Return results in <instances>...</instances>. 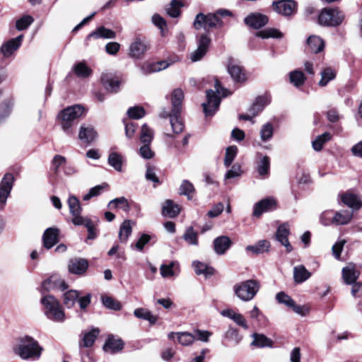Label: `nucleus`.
<instances>
[{
    "label": "nucleus",
    "mask_w": 362,
    "mask_h": 362,
    "mask_svg": "<svg viewBox=\"0 0 362 362\" xmlns=\"http://www.w3.org/2000/svg\"><path fill=\"white\" fill-rule=\"evenodd\" d=\"M99 329L93 328L90 332H84L81 341L79 344L80 347L88 348L93 345L98 334Z\"/></svg>",
    "instance_id": "473e14b6"
},
{
    "label": "nucleus",
    "mask_w": 362,
    "mask_h": 362,
    "mask_svg": "<svg viewBox=\"0 0 362 362\" xmlns=\"http://www.w3.org/2000/svg\"><path fill=\"white\" fill-rule=\"evenodd\" d=\"M178 341L182 346L192 344L195 339V336L189 332H177Z\"/></svg>",
    "instance_id": "e2e57ef3"
},
{
    "label": "nucleus",
    "mask_w": 362,
    "mask_h": 362,
    "mask_svg": "<svg viewBox=\"0 0 362 362\" xmlns=\"http://www.w3.org/2000/svg\"><path fill=\"white\" fill-rule=\"evenodd\" d=\"M160 275L163 278H168L177 274L179 271V264L177 262H171L169 264H162L160 267Z\"/></svg>",
    "instance_id": "58836bf2"
},
{
    "label": "nucleus",
    "mask_w": 362,
    "mask_h": 362,
    "mask_svg": "<svg viewBox=\"0 0 362 362\" xmlns=\"http://www.w3.org/2000/svg\"><path fill=\"white\" fill-rule=\"evenodd\" d=\"M169 64L165 61L153 63L144 64L141 66V70L144 74H148L153 72L162 71L168 67Z\"/></svg>",
    "instance_id": "7c9ffc66"
},
{
    "label": "nucleus",
    "mask_w": 362,
    "mask_h": 362,
    "mask_svg": "<svg viewBox=\"0 0 362 362\" xmlns=\"http://www.w3.org/2000/svg\"><path fill=\"white\" fill-rule=\"evenodd\" d=\"M289 81L295 87L298 88L305 83L306 76L302 71L296 69L289 73Z\"/></svg>",
    "instance_id": "37998d69"
},
{
    "label": "nucleus",
    "mask_w": 362,
    "mask_h": 362,
    "mask_svg": "<svg viewBox=\"0 0 362 362\" xmlns=\"http://www.w3.org/2000/svg\"><path fill=\"white\" fill-rule=\"evenodd\" d=\"M260 288V284L255 279H248L235 284L233 290L235 296L243 302L252 300Z\"/></svg>",
    "instance_id": "20e7f679"
},
{
    "label": "nucleus",
    "mask_w": 362,
    "mask_h": 362,
    "mask_svg": "<svg viewBox=\"0 0 362 362\" xmlns=\"http://www.w3.org/2000/svg\"><path fill=\"white\" fill-rule=\"evenodd\" d=\"M232 245L230 239L226 235L217 237L214 240V249L217 255H222L230 248Z\"/></svg>",
    "instance_id": "393cba45"
},
{
    "label": "nucleus",
    "mask_w": 362,
    "mask_h": 362,
    "mask_svg": "<svg viewBox=\"0 0 362 362\" xmlns=\"http://www.w3.org/2000/svg\"><path fill=\"white\" fill-rule=\"evenodd\" d=\"M182 238L191 245H198V234L194 231L192 226L187 228L185 232L182 235Z\"/></svg>",
    "instance_id": "6e6d98bb"
},
{
    "label": "nucleus",
    "mask_w": 362,
    "mask_h": 362,
    "mask_svg": "<svg viewBox=\"0 0 362 362\" xmlns=\"http://www.w3.org/2000/svg\"><path fill=\"white\" fill-rule=\"evenodd\" d=\"M228 72L235 82L243 83L247 79L243 67L232 59L228 64Z\"/></svg>",
    "instance_id": "a211bd4d"
},
{
    "label": "nucleus",
    "mask_w": 362,
    "mask_h": 362,
    "mask_svg": "<svg viewBox=\"0 0 362 362\" xmlns=\"http://www.w3.org/2000/svg\"><path fill=\"white\" fill-rule=\"evenodd\" d=\"M59 230L57 228H47L42 235L43 245L47 249L52 248L59 240Z\"/></svg>",
    "instance_id": "dca6fc26"
},
{
    "label": "nucleus",
    "mask_w": 362,
    "mask_h": 362,
    "mask_svg": "<svg viewBox=\"0 0 362 362\" xmlns=\"http://www.w3.org/2000/svg\"><path fill=\"white\" fill-rule=\"evenodd\" d=\"M193 267L195 273L197 275L204 274L206 276H208L214 274V269L212 267H208L206 264L202 262L198 261L194 262Z\"/></svg>",
    "instance_id": "4d7b16f0"
},
{
    "label": "nucleus",
    "mask_w": 362,
    "mask_h": 362,
    "mask_svg": "<svg viewBox=\"0 0 362 362\" xmlns=\"http://www.w3.org/2000/svg\"><path fill=\"white\" fill-rule=\"evenodd\" d=\"M152 23L160 29V34L163 37L165 36L167 30V23L165 20L159 14L155 13L151 18Z\"/></svg>",
    "instance_id": "13d9d810"
},
{
    "label": "nucleus",
    "mask_w": 362,
    "mask_h": 362,
    "mask_svg": "<svg viewBox=\"0 0 362 362\" xmlns=\"http://www.w3.org/2000/svg\"><path fill=\"white\" fill-rule=\"evenodd\" d=\"M83 112L84 108L80 105H72L62 110L58 118L63 131L67 134H71L75 120L81 117Z\"/></svg>",
    "instance_id": "39448f33"
},
{
    "label": "nucleus",
    "mask_w": 362,
    "mask_h": 362,
    "mask_svg": "<svg viewBox=\"0 0 362 362\" xmlns=\"http://www.w3.org/2000/svg\"><path fill=\"white\" fill-rule=\"evenodd\" d=\"M42 288L45 291H49L54 288H59L64 291L68 288V285L59 276L54 275L42 282Z\"/></svg>",
    "instance_id": "aec40b11"
},
{
    "label": "nucleus",
    "mask_w": 362,
    "mask_h": 362,
    "mask_svg": "<svg viewBox=\"0 0 362 362\" xmlns=\"http://www.w3.org/2000/svg\"><path fill=\"white\" fill-rule=\"evenodd\" d=\"M331 139V135L328 132L323 133L318 136L312 143L313 148L317 151H320L325 142Z\"/></svg>",
    "instance_id": "bf43d9fd"
},
{
    "label": "nucleus",
    "mask_w": 362,
    "mask_h": 362,
    "mask_svg": "<svg viewBox=\"0 0 362 362\" xmlns=\"http://www.w3.org/2000/svg\"><path fill=\"white\" fill-rule=\"evenodd\" d=\"M134 223L130 220H125L120 226L119 238L121 243H126L132 232Z\"/></svg>",
    "instance_id": "a19ab883"
},
{
    "label": "nucleus",
    "mask_w": 362,
    "mask_h": 362,
    "mask_svg": "<svg viewBox=\"0 0 362 362\" xmlns=\"http://www.w3.org/2000/svg\"><path fill=\"white\" fill-rule=\"evenodd\" d=\"M274 134V126L270 122L264 124L259 129L260 139L263 142L269 141Z\"/></svg>",
    "instance_id": "de8ad7c7"
},
{
    "label": "nucleus",
    "mask_w": 362,
    "mask_h": 362,
    "mask_svg": "<svg viewBox=\"0 0 362 362\" xmlns=\"http://www.w3.org/2000/svg\"><path fill=\"white\" fill-rule=\"evenodd\" d=\"M253 341L251 342V345L257 348L264 347H272L273 341L272 339L267 337L262 334L254 333L252 335Z\"/></svg>",
    "instance_id": "4c0bfd02"
},
{
    "label": "nucleus",
    "mask_w": 362,
    "mask_h": 362,
    "mask_svg": "<svg viewBox=\"0 0 362 362\" xmlns=\"http://www.w3.org/2000/svg\"><path fill=\"white\" fill-rule=\"evenodd\" d=\"M216 91L209 90L206 91V103L202 104L204 112L206 117L212 116L218 109L221 99L216 93L221 94L223 97L228 95L230 93L221 86V83L216 80L215 82Z\"/></svg>",
    "instance_id": "423d86ee"
},
{
    "label": "nucleus",
    "mask_w": 362,
    "mask_h": 362,
    "mask_svg": "<svg viewBox=\"0 0 362 362\" xmlns=\"http://www.w3.org/2000/svg\"><path fill=\"white\" fill-rule=\"evenodd\" d=\"M184 92L181 88L175 89L170 95L172 109L170 115V122L174 134H180L184 129V124L180 118Z\"/></svg>",
    "instance_id": "f03ea898"
},
{
    "label": "nucleus",
    "mask_w": 362,
    "mask_h": 362,
    "mask_svg": "<svg viewBox=\"0 0 362 362\" xmlns=\"http://www.w3.org/2000/svg\"><path fill=\"white\" fill-rule=\"evenodd\" d=\"M341 201L344 204L353 209H358L361 207V202L358 197L351 192H345L340 194Z\"/></svg>",
    "instance_id": "bb28decb"
},
{
    "label": "nucleus",
    "mask_w": 362,
    "mask_h": 362,
    "mask_svg": "<svg viewBox=\"0 0 362 362\" xmlns=\"http://www.w3.org/2000/svg\"><path fill=\"white\" fill-rule=\"evenodd\" d=\"M102 303L106 308L111 310H119L122 308V305L119 301L109 296H103Z\"/></svg>",
    "instance_id": "69168bd1"
},
{
    "label": "nucleus",
    "mask_w": 362,
    "mask_h": 362,
    "mask_svg": "<svg viewBox=\"0 0 362 362\" xmlns=\"http://www.w3.org/2000/svg\"><path fill=\"white\" fill-rule=\"evenodd\" d=\"M97 137V132L92 126L82 125L80 128L78 138L83 142L90 144Z\"/></svg>",
    "instance_id": "c85d7f7f"
},
{
    "label": "nucleus",
    "mask_w": 362,
    "mask_h": 362,
    "mask_svg": "<svg viewBox=\"0 0 362 362\" xmlns=\"http://www.w3.org/2000/svg\"><path fill=\"white\" fill-rule=\"evenodd\" d=\"M101 82L107 91L117 93L119 90L122 81L118 77L113 76L110 74L103 73L101 76Z\"/></svg>",
    "instance_id": "2eb2a0df"
},
{
    "label": "nucleus",
    "mask_w": 362,
    "mask_h": 362,
    "mask_svg": "<svg viewBox=\"0 0 362 362\" xmlns=\"http://www.w3.org/2000/svg\"><path fill=\"white\" fill-rule=\"evenodd\" d=\"M310 51L313 53L321 52L325 47L324 41L318 36H310L307 40Z\"/></svg>",
    "instance_id": "79ce46f5"
},
{
    "label": "nucleus",
    "mask_w": 362,
    "mask_h": 362,
    "mask_svg": "<svg viewBox=\"0 0 362 362\" xmlns=\"http://www.w3.org/2000/svg\"><path fill=\"white\" fill-rule=\"evenodd\" d=\"M256 35L261 38H276L281 39L284 37V34L276 28H267L257 33Z\"/></svg>",
    "instance_id": "09e8293b"
},
{
    "label": "nucleus",
    "mask_w": 362,
    "mask_h": 362,
    "mask_svg": "<svg viewBox=\"0 0 362 362\" xmlns=\"http://www.w3.org/2000/svg\"><path fill=\"white\" fill-rule=\"evenodd\" d=\"M288 235L289 227L288 224L284 223L279 226L276 233V237L277 240L286 247L287 252H290L293 250V247L288 239Z\"/></svg>",
    "instance_id": "5701e85b"
},
{
    "label": "nucleus",
    "mask_w": 362,
    "mask_h": 362,
    "mask_svg": "<svg viewBox=\"0 0 362 362\" xmlns=\"http://www.w3.org/2000/svg\"><path fill=\"white\" fill-rule=\"evenodd\" d=\"M195 189L192 183L188 180H183L179 188V193L185 195L188 199H192Z\"/></svg>",
    "instance_id": "864d4df0"
},
{
    "label": "nucleus",
    "mask_w": 362,
    "mask_h": 362,
    "mask_svg": "<svg viewBox=\"0 0 362 362\" xmlns=\"http://www.w3.org/2000/svg\"><path fill=\"white\" fill-rule=\"evenodd\" d=\"M148 49V46L146 42L136 37L129 46V56L134 59H141L144 56Z\"/></svg>",
    "instance_id": "ddd939ff"
},
{
    "label": "nucleus",
    "mask_w": 362,
    "mask_h": 362,
    "mask_svg": "<svg viewBox=\"0 0 362 362\" xmlns=\"http://www.w3.org/2000/svg\"><path fill=\"white\" fill-rule=\"evenodd\" d=\"M221 315L233 320L238 325L242 327L245 329L249 328L245 318L240 313H235L231 309H226L221 311Z\"/></svg>",
    "instance_id": "c756f323"
},
{
    "label": "nucleus",
    "mask_w": 362,
    "mask_h": 362,
    "mask_svg": "<svg viewBox=\"0 0 362 362\" xmlns=\"http://www.w3.org/2000/svg\"><path fill=\"white\" fill-rule=\"evenodd\" d=\"M14 177L11 173H6L0 182V206L3 208L6 203L13 188Z\"/></svg>",
    "instance_id": "9b49d317"
},
{
    "label": "nucleus",
    "mask_w": 362,
    "mask_h": 362,
    "mask_svg": "<svg viewBox=\"0 0 362 362\" xmlns=\"http://www.w3.org/2000/svg\"><path fill=\"white\" fill-rule=\"evenodd\" d=\"M23 35H19L4 43L0 49V52L4 57H10L21 45Z\"/></svg>",
    "instance_id": "4be33fe9"
},
{
    "label": "nucleus",
    "mask_w": 362,
    "mask_h": 362,
    "mask_svg": "<svg viewBox=\"0 0 362 362\" xmlns=\"http://www.w3.org/2000/svg\"><path fill=\"white\" fill-rule=\"evenodd\" d=\"M321 78L318 82L320 87L326 86L329 82L334 80L337 76V71L332 67H326L322 69L320 72Z\"/></svg>",
    "instance_id": "c9c22d12"
},
{
    "label": "nucleus",
    "mask_w": 362,
    "mask_h": 362,
    "mask_svg": "<svg viewBox=\"0 0 362 362\" xmlns=\"http://www.w3.org/2000/svg\"><path fill=\"white\" fill-rule=\"evenodd\" d=\"M70 214L72 216L71 222L75 226H82L86 218L81 216L82 208L80 202L76 196H70L67 200Z\"/></svg>",
    "instance_id": "1a4fd4ad"
},
{
    "label": "nucleus",
    "mask_w": 362,
    "mask_h": 362,
    "mask_svg": "<svg viewBox=\"0 0 362 362\" xmlns=\"http://www.w3.org/2000/svg\"><path fill=\"white\" fill-rule=\"evenodd\" d=\"M269 103V99L266 96H259L256 98L252 105L249 109V112L252 114V116L257 115L264 107Z\"/></svg>",
    "instance_id": "ea45409f"
},
{
    "label": "nucleus",
    "mask_w": 362,
    "mask_h": 362,
    "mask_svg": "<svg viewBox=\"0 0 362 362\" xmlns=\"http://www.w3.org/2000/svg\"><path fill=\"white\" fill-rule=\"evenodd\" d=\"M244 22L250 28L259 29L268 23V18L259 13H252L245 18Z\"/></svg>",
    "instance_id": "4468645a"
},
{
    "label": "nucleus",
    "mask_w": 362,
    "mask_h": 362,
    "mask_svg": "<svg viewBox=\"0 0 362 362\" xmlns=\"http://www.w3.org/2000/svg\"><path fill=\"white\" fill-rule=\"evenodd\" d=\"M344 19V14L338 8H324L318 16V22L320 25L329 27L341 25Z\"/></svg>",
    "instance_id": "6e6552de"
},
{
    "label": "nucleus",
    "mask_w": 362,
    "mask_h": 362,
    "mask_svg": "<svg viewBox=\"0 0 362 362\" xmlns=\"http://www.w3.org/2000/svg\"><path fill=\"white\" fill-rule=\"evenodd\" d=\"M79 297V293L76 290H69L64 294L63 303L68 308H71L75 304Z\"/></svg>",
    "instance_id": "603ef678"
},
{
    "label": "nucleus",
    "mask_w": 362,
    "mask_h": 362,
    "mask_svg": "<svg viewBox=\"0 0 362 362\" xmlns=\"http://www.w3.org/2000/svg\"><path fill=\"white\" fill-rule=\"evenodd\" d=\"M45 315L51 320L62 322L65 319V315L59 306L58 300L52 296H45L42 298Z\"/></svg>",
    "instance_id": "0eeeda50"
},
{
    "label": "nucleus",
    "mask_w": 362,
    "mask_h": 362,
    "mask_svg": "<svg viewBox=\"0 0 362 362\" xmlns=\"http://www.w3.org/2000/svg\"><path fill=\"white\" fill-rule=\"evenodd\" d=\"M276 299L278 303L284 304L286 306L291 308L294 305V300L284 292H279L276 295Z\"/></svg>",
    "instance_id": "774afa93"
},
{
    "label": "nucleus",
    "mask_w": 362,
    "mask_h": 362,
    "mask_svg": "<svg viewBox=\"0 0 362 362\" xmlns=\"http://www.w3.org/2000/svg\"><path fill=\"white\" fill-rule=\"evenodd\" d=\"M238 153V148L236 146H230L226 148V156L224 158V165L228 167L234 160Z\"/></svg>",
    "instance_id": "052dcab7"
},
{
    "label": "nucleus",
    "mask_w": 362,
    "mask_h": 362,
    "mask_svg": "<svg viewBox=\"0 0 362 362\" xmlns=\"http://www.w3.org/2000/svg\"><path fill=\"white\" fill-rule=\"evenodd\" d=\"M211 38L207 34H202L197 39V49L190 54V59L195 62L202 59L208 51Z\"/></svg>",
    "instance_id": "9d476101"
},
{
    "label": "nucleus",
    "mask_w": 362,
    "mask_h": 362,
    "mask_svg": "<svg viewBox=\"0 0 362 362\" xmlns=\"http://www.w3.org/2000/svg\"><path fill=\"white\" fill-rule=\"evenodd\" d=\"M124 347V343L121 339H115L113 336H109L104 344L103 349L106 352L115 354L121 351Z\"/></svg>",
    "instance_id": "cd10ccee"
},
{
    "label": "nucleus",
    "mask_w": 362,
    "mask_h": 362,
    "mask_svg": "<svg viewBox=\"0 0 362 362\" xmlns=\"http://www.w3.org/2000/svg\"><path fill=\"white\" fill-rule=\"evenodd\" d=\"M353 214L351 211L347 210H341L334 211V225L343 226L348 224L352 219Z\"/></svg>",
    "instance_id": "2f4dec72"
},
{
    "label": "nucleus",
    "mask_w": 362,
    "mask_h": 362,
    "mask_svg": "<svg viewBox=\"0 0 362 362\" xmlns=\"http://www.w3.org/2000/svg\"><path fill=\"white\" fill-rule=\"evenodd\" d=\"M342 279L345 284L348 285L356 283L361 273L356 269L355 264H349L342 269Z\"/></svg>",
    "instance_id": "412c9836"
},
{
    "label": "nucleus",
    "mask_w": 362,
    "mask_h": 362,
    "mask_svg": "<svg viewBox=\"0 0 362 362\" xmlns=\"http://www.w3.org/2000/svg\"><path fill=\"white\" fill-rule=\"evenodd\" d=\"M116 33L115 31L101 25L91 32L86 37L87 40L91 38L94 39H115Z\"/></svg>",
    "instance_id": "b1692460"
},
{
    "label": "nucleus",
    "mask_w": 362,
    "mask_h": 362,
    "mask_svg": "<svg viewBox=\"0 0 362 362\" xmlns=\"http://www.w3.org/2000/svg\"><path fill=\"white\" fill-rule=\"evenodd\" d=\"M275 207L276 201L274 199L269 197L262 199L254 206L253 215L258 217L264 212L274 209Z\"/></svg>",
    "instance_id": "6ab92c4d"
},
{
    "label": "nucleus",
    "mask_w": 362,
    "mask_h": 362,
    "mask_svg": "<svg viewBox=\"0 0 362 362\" xmlns=\"http://www.w3.org/2000/svg\"><path fill=\"white\" fill-rule=\"evenodd\" d=\"M108 164L118 172L122 171L123 157L116 152H111L108 156Z\"/></svg>",
    "instance_id": "a18cd8bd"
},
{
    "label": "nucleus",
    "mask_w": 362,
    "mask_h": 362,
    "mask_svg": "<svg viewBox=\"0 0 362 362\" xmlns=\"http://www.w3.org/2000/svg\"><path fill=\"white\" fill-rule=\"evenodd\" d=\"M274 10L284 16H289L296 11V3L293 0H279L272 4Z\"/></svg>",
    "instance_id": "f8f14e48"
},
{
    "label": "nucleus",
    "mask_w": 362,
    "mask_h": 362,
    "mask_svg": "<svg viewBox=\"0 0 362 362\" xmlns=\"http://www.w3.org/2000/svg\"><path fill=\"white\" fill-rule=\"evenodd\" d=\"M270 247V243L266 240H259L253 245H248L246 247V250L251 252L254 255H260L269 251Z\"/></svg>",
    "instance_id": "72a5a7b5"
},
{
    "label": "nucleus",
    "mask_w": 362,
    "mask_h": 362,
    "mask_svg": "<svg viewBox=\"0 0 362 362\" xmlns=\"http://www.w3.org/2000/svg\"><path fill=\"white\" fill-rule=\"evenodd\" d=\"M153 137V130L148 127L146 124H144L141 127L140 133V141L143 144H151Z\"/></svg>",
    "instance_id": "8fccbe9b"
},
{
    "label": "nucleus",
    "mask_w": 362,
    "mask_h": 362,
    "mask_svg": "<svg viewBox=\"0 0 362 362\" xmlns=\"http://www.w3.org/2000/svg\"><path fill=\"white\" fill-rule=\"evenodd\" d=\"M311 276L303 265H298L293 268V279L297 284H300L308 280Z\"/></svg>",
    "instance_id": "e433bc0d"
},
{
    "label": "nucleus",
    "mask_w": 362,
    "mask_h": 362,
    "mask_svg": "<svg viewBox=\"0 0 362 362\" xmlns=\"http://www.w3.org/2000/svg\"><path fill=\"white\" fill-rule=\"evenodd\" d=\"M42 350L37 341L27 335L20 337L13 347L14 353L24 360L39 359Z\"/></svg>",
    "instance_id": "f257e3e1"
},
{
    "label": "nucleus",
    "mask_w": 362,
    "mask_h": 362,
    "mask_svg": "<svg viewBox=\"0 0 362 362\" xmlns=\"http://www.w3.org/2000/svg\"><path fill=\"white\" fill-rule=\"evenodd\" d=\"M108 207L110 209L119 207L126 212L129 211L130 209L127 199L124 197L111 200L108 204Z\"/></svg>",
    "instance_id": "3c124183"
},
{
    "label": "nucleus",
    "mask_w": 362,
    "mask_h": 362,
    "mask_svg": "<svg viewBox=\"0 0 362 362\" xmlns=\"http://www.w3.org/2000/svg\"><path fill=\"white\" fill-rule=\"evenodd\" d=\"M88 267V262L83 258H74L70 259L68 270L70 273L77 275L83 274Z\"/></svg>",
    "instance_id": "f3484780"
},
{
    "label": "nucleus",
    "mask_w": 362,
    "mask_h": 362,
    "mask_svg": "<svg viewBox=\"0 0 362 362\" xmlns=\"http://www.w3.org/2000/svg\"><path fill=\"white\" fill-rule=\"evenodd\" d=\"M183 3L179 0H172L168 8H166L167 13L172 18H177L180 15V8Z\"/></svg>",
    "instance_id": "5fc2aeb1"
},
{
    "label": "nucleus",
    "mask_w": 362,
    "mask_h": 362,
    "mask_svg": "<svg viewBox=\"0 0 362 362\" xmlns=\"http://www.w3.org/2000/svg\"><path fill=\"white\" fill-rule=\"evenodd\" d=\"M231 13L228 10L220 9L214 13H208L206 15L199 13L194 21L193 25L196 30L203 28L205 30L210 28H221L223 25V21L221 16H230Z\"/></svg>",
    "instance_id": "7ed1b4c3"
},
{
    "label": "nucleus",
    "mask_w": 362,
    "mask_h": 362,
    "mask_svg": "<svg viewBox=\"0 0 362 362\" xmlns=\"http://www.w3.org/2000/svg\"><path fill=\"white\" fill-rule=\"evenodd\" d=\"M180 211V208L178 204H175L172 200H166L163 206L162 213L164 216L170 218L177 216Z\"/></svg>",
    "instance_id": "f704fd0d"
},
{
    "label": "nucleus",
    "mask_w": 362,
    "mask_h": 362,
    "mask_svg": "<svg viewBox=\"0 0 362 362\" xmlns=\"http://www.w3.org/2000/svg\"><path fill=\"white\" fill-rule=\"evenodd\" d=\"M73 70L75 74L79 78H87L92 74V70L88 67L85 62L76 63Z\"/></svg>",
    "instance_id": "49530a36"
},
{
    "label": "nucleus",
    "mask_w": 362,
    "mask_h": 362,
    "mask_svg": "<svg viewBox=\"0 0 362 362\" xmlns=\"http://www.w3.org/2000/svg\"><path fill=\"white\" fill-rule=\"evenodd\" d=\"M334 211L332 210H326L320 216V222L325 226L334 225Z\"/></svg>",
    "instance_id": "680f3d73"
},
{
    "label": "nucleus",
    "mask_w": 362,
    "mask_h": 362,
    "mask_svg": "<svg viewBox=\"0 0 362 362\" xmlns=\"http://www.w3.org/2000/svg\"><path fill=\"white\" fill-rule=\"evenodd\" d=\"M34 21L32 16L29 15L23 16L16 21V27L18 30H23L27 29Z\"/></svg>",
    "instance_id": "0e129e2a"
},
{
    "label": "nucleus",
    "mask_w": 362,
    "mask_h": 362,
    "mask_svg": "<svg viewBox=\"0 0 362 362\" xmlns=\"http://www.w3.org/2000/svg\"><path fill=\"white\" fill-rule=\"evenodd\" d=\"M134 315L137 318L148 321L151 325H154L158 320L157 316L153 315L151 311L145 308H136L134 311Z\"/></svg>",
    "instance_id": "c03bdc74"
},
{
    "label": "nucleus",
    "mask_w": 362,
    "mask_h": 362,
    "mask_svg": "<svg viewBox=\"0 0 362 362\" xmlns=\"http://www.w3.org/2000/svg\"><path fill=\"white\" fill-rule=\"evenodd\" d=\"M258 160L257 161V170L262 177L267 175L270 169V158L261 153H257Z\"/></svg>",
    "instance_id": "a878e982"
},
{
    "label": "nucleus",
    "mask_w": 362,
    "mask_h": 362,
    "mask_svg": "<svg viewBox=\"0 0 362 362\" xmlns=\"http://www.w3.org/2000/svg\"><path fill=\"white\" fill-rule=\"evenodd\" d=\"M127 115L131 119H139L145 115V110L141 106H134L128 109Z\"/></svg>",
    "instance_id": "338daca9"
}]
</instances>
